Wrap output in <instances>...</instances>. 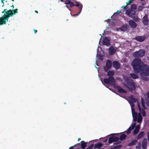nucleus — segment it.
<instances>
[{
    "label": "nucleus",
    "instance_id": "obj_1",
    "mask_svg": "<svg viewBox=\"0 0 149 149\" xmlns=\"http://www.w3.org/2000/svg\"><path fill=\"white\" fill-rule=\"evenodd\" d=\"M145 96V99L142 98H141V104H140L137 102L139 112L138 114L137 112L135 111L134 104V102H136V100L132 96H131L129 97V99L128 101L131 106L133 121L134 122L132 123L131 126L125 132L127 134H130V133L131 130L133 129L135 127L136 125L135 122L136 121L138 123H141V122L143 119L141 114H142L143 117H145L146 116L145 110L149 105V101L147 99V98L149 99V92H148L147 93Z\"/></svg>",
    "mask_w": 149,
    "mask_h": 149
},
{
    "label": "nucleus",
    "instance_id": "obj_2",
    "mask_svg": "<svg viewBox=\"0 0 149 149\" xmlns=\"http://www.w3.org/2000/svg\"><path fill=\"white\" fill-rule=\"evenodd\" d=\"M134 72L140 73L142 79L147 81L148 80L147 77L149 75V66L144 64L140 59H134L132 63Z\"/></svg>",
    "mask_w": 149,
    "mask_h": 149
},
{
    "label": "nucleus",
    "instance_id": "obj_3",
    "mask_svg": "<svg viewBox=\"0 0 149 149\" xmlns=\"http://www.w3.org/2000/svg\"><path fill=\"white\" fill-rule=\"evenodd\" d=\"M6 9H4L2 12V13H4V15L0 18V25L5 24L6 22H7L8 19L10 17L13 16L14 15L17 13V9L15 10H9L6 11Z\"/></svg>",
    "mask_w": 149,
    "mask_h": 149
},
{
    "label": "nucleus",
    "instance_id": "obj_4",
    "mask_svg": "<svg viewBox=\"0 0 149 149\" xmlns=\"http://www.w3.org/2000/svg\"><path fill=\"white\" fill-rule=\"evenodd\" d=\"M124 78L125 82L124 84V85L130 91L134 90L136 88V85L133 81L130 79V77L125 76Z\"/></svg>",
    "mask_w": 149,
    "mask_h": 149
},
{
    "label": "nucleus",
    "instance_id": "obj_5",
    "mask_svg": "<svg viewBox=\"0 0 149 149\" xmlns=\"http://www.w3.org/2000/svg\"><path fill=\"white\" fill-rule=\"evenodd\" d=\"M121 8H123V9L121 10V12H124L126 11L125 13L127 15L133 18L135 14V12L134 11L132 10L127 9V6L125 7L122 6Z\"/></svg>",
    "mask_w": 149,
    "mask_h": 149
},
{
    "label": "nucleus",
    "instance_id": "obj_6",
    "mask_svg": "<svg viewBox=\"0 0 149 149\" xmlns=\"http://www.w3.org/2000/svg\"><path fill=\"white\" fill-rule=\"evenodd\" d=\"M145 53L144 50H140L134 53L133 56L134 57H141L145 55Z\"/></svg>",
    "mask_w": 149,
    "mask_h": 149
},
{
    "label": "nucleus",
    "instance_id": "obj_7",
    "mask_svg": "<svg viewBox=\"0 0 149 149\" xmlns=\"http://www.w3.org/2000/svg\"><path fill=\"white\" fill-rule=\"evenodd\" d=\"M103 52L101 48L100 47H98L97 49V58L98 59L102 60L103 59L104 56L102 54Z\"/></svg>",
    "mask_w": 149,
    "mask_h": 149
},
{
    "label": "nucleus",
    "instance_id": "obj_8",
    "mask_svg": "<svg viewBox=\"0 0 149 149\" xmlns=\"http://www.w3.org/2000/svg\"><path fill=\"white\" fill-rule=\"evenodd\" d=\"M75 3H76L75 4V6L77 7H78L79 9V13L77 14H75L74 15H72L71 14V16H75L76 17L79 15L80 13H81L82 8H83V6L81 3H80L79 2L76 1L75 2Z\"/></svg>",
    "mask_w": 149,
    "mask_h": 149
},
{
    "label": "nucleus",
    "instance_id": "obj_9",
    "mask_svg": "<svg viewBox=\"0 0 149 149\" xmlns=\"http://www.w3.org/2000/svg\"><path fill=\"white\" fill-rule=\"evenodd\" d=\"M104 82L106 84H113L115 82V80L112 77H109L108 78H105L104 79Z\"/></svg>",
    "mask_w": 149,
    "mask_h": 149
},
{
    "label": "nucleus",
    "instance_id": "obj_10",
    "mask_svg": "<svg viewBox=\"0 0 149 149\" xmlns=\"http://www.w3.org/2000/svg\"><path fill=\"white\" fill-rule=\"evenodd\" d=\"M112 66V62L109 60H108L106 63V66L104 67V70L106 72L108 71V70L110 69Z\"/></svg>",
    "mask_w": 149,
    "mask_h": 149
},
{
    "label": "nucleus",
    "instance_id": "obj_11",
    "mask_svg": "<svg viewBox=\"0 0 149 149\" xmlns=\"http://www.w3.org/2000/svg\"><path fill=\"white\" fill-rule=\"evenodd\" d=\"M119 139V138L118 137L113 136L109 138L108 142L109 143H111L113 142L118 141Z\"/></svg>",
    "mask_w": 149,
    "mask_h": 149
},
{
    "label": "nucleus",
    "instance_id": "obj_12",
    "mask_svg": "<svg viewBox=\"0 0 149 149\" xmlns=\"http://www.w3.org/2000/svg\"><path fill=\"white\" fill-rule=\"evenodd\" d=\"M110 38L109 37H105L103 40V44L109 46V45Z\"/></svg>",
    "mask_w": 149,
    "mask_h": 149
},
{
    "label": "nucleus",
    "instance_id": "obj_13",
    "mask_svg": "<svg viewBox=\"0 0 149 149\" xmlns=\"http://www.w3.org/2000/svg\"><path fill=\"white\" fill-rule=\"evenodd\" d=\"M128 23L129 25L132 28H135L137 25V24L132 20L129 21Z\"/></svg>",
    "mask_w": 149,
    "mask_h": 149
},
{
    "label": "nucleus",
    "instance_id": "obj_14",
    "mask_svg": "<svg viewBox=\"0 0 149 149\" xmlns=\"http://www.w3.org/2000/svg\"><path fill=\"white\" fill-rule=\"evenodd\" d=\"M146 38V36H137L134 39L138 41L142 42Z\"/></svg>",
    "mask_w": 149,
    "mask_h": 149
},
{
    "label": "nucleus",
    "instance_id": "obj_15",
    "mask_svg": "<svg viewBox=\"0 0 149 149\" xmlns=\"http://www.w3.org/2000/svg\"><path fill=\"white\" fill-rule=\"evenodd\" d=\"M148 17L145 15L142 19V22L144 25L146 26L148 25Z\"/></svg>",
    "mask_w": 149,
    "mask_h": 149
},
{
    "label": "nucleus",
    "instance_id": "obj_16",
    "mask_svg": "<svg viewBox=\"0 0 149 149\" xmlns=\"http://www.w3.org/2000/svg\"><path fill=\"white\" fill-rule=\"evenodd\" d=\"M112 17H111L110 19H108L107 22L108 23H109L111 25H116V21L115 20H112Z\"/></svg>",
    "mask_w": 149,
    "mask_h": 149
},
{
    "label": "nucleus",
    "instance_id": "obj_17",
    "mask_svg": "<svg viewBox=\"0 0 149 149\" xmlns=\"http://www.w3.org/2000/svg\"><path fill=\"white\" fill-rule=\"evenodd\" d=\"M140 128V124L137 125L136 127L133 132V135H135L138 133Z\"/></svg>",
    "mask_w": 149,
    "mask_h": 149
},
{
    "label": "nucleus",
    "instance_id": "obj_18",
    "mask_svg": "<svg viewBox=\"0 0 149 149\" xmlns=\"http://www.w3.org/2000/svg\"><path fill=\"white\" fill-rule=\"evenodd\" d=\"M117 48L115 49L113 47H110L109 49V53L110 55L113 54L116 52Z\"/></svg>",
    "mask_w": 149,
    "mask_h": 149
},
{
    "label": "nucleus",
    "instance_id": "obj_19",
    "mask_svg": "<svg viewBox=\"0 0 149 149\" xmlns=\"http://www.w3.org/2000/svg\"><path fill=\"white\" fill-rule=\"evenodd\" d=\"M129 28V26L128 24H125L120 28V30L121 31H127Z\"/></svg>",
    "mask_w": 149,
    "mask_h": 149
},
{
    "label": "nucleus",
    "instance_id": "obj_20",
    "mask_svg": "<svg viewBox=\"0 0 149 149\" xmlns=\"http://www.w3.org/2000/svg\"><path fill=\"white\" fill-rule=\"evenodd\" d=\"M115 87L117 88L118 89V91L120 93H126V91L125 90L118 86H115Z\"/></svg>",
    "mask_w": 149,
    "mask_h": 149
},
{
    "label": "nucleus",
    "instance_id": "obj_21",
    "mask_svg": "<svg viewBox=\"0 0 149 149\" xmlns=\"http://www.w3.org/2000/svg\"><path fill=\"white\" fill-rule=\"evenodd\" d=\"M113 66L115 68L118 69L120 66V64L117 61H114L113 63Z\"/></svg>",
    "mask_w": 149,
    "mask_h": 149
},
{
    "label": "nucleus",
    "instance_id": "obj_22",
    "mask_svg": "<svg viewBox=\"0 0 149 149\" xmlns=\"http://www.w3.org/2000/svg\"><path fill=\"white\" fill-rule=\"evenodd\" d=\"M147 141L146 139H144L142 143V148H143L145 149L147 148Z\"/></svg>",
    "mask_w": 149,
    "mask_h": 149
},
{
    "label": "nucleus",
    "instance_id": "obj_23",
    "mask_svg": "<svg viewBox=\"0 0 149 149\" xmlns=\"http://www.w3.org/2000/svg\"><path fill=\"white\" fill-rule=\"evenodd\" d=\"M137 140H134L132 142L130 143L128 145L129 146H131L134 145L137 143Z\"/></svg>",
    "mask_w": 149,
    "mask_h": 149
},
{
    "label": "nucleus",
    "instance_id": "obj_24",
    "mask_svg": "<svg viewBox=\"0 0 149 149\" xmlns=\"http://www.w3.org/2000/svg\"><path fill=\"white\" fill-rule=\"evenodd\" d=\"M144 132H140L138 135L137 137V139H138L141 138L144 135Z\"/></svg>",
    "mask_w": 149,
    "mask_h": 149
},
{
    "label": "nucleus",
    "instance_id": "obj_25",
    "mask_svg": "<svg viewBox=\"0 0 149 149\" xmlns=\"http://www.w3.org/2000/svg\"><path fill=\"white\" fill-rule=\"evenodd\" d=\"M102 144L100 143H97L95 144L94 146V148H98L101 147L102 146Z\"/></svg>",
    "mask_w": 149,
    "mask_h": 149
},
{
    "label": "nucleus",
    "instance_id": "obj_26",
    "mask_svg": "<svg viewBox=\"0 0 149 149\" xmlns=\"http://www.w3.org/2000/svg\"><path fill=\"white\" fill-rule=\"evenodd\" d=\"M81 148L83 149L85 148L86 146V143L84 141H81Z\"/></svg>",
    "mask_w": 149,
    "mask_h": 149
},
{
    "label": "nucleus",
    "instance_id": "obj_27",
    "mask_svg": "<svg viewBox=\"0 0 149 149\" xmlns=\"http://www.w3.org/2000/svg\"><path fill=\"white\" fill-rule=\"evenodd\" d=\"M130 77L134 79H136L138 78V76L136 74L134 73L131 74Z\"/></svg>",
    "mask_w": 149,
    "mask_h": 149
},
{
    "label": "nucleus",
    "instance_id": "obj_28",
    "mask_svg": "<svg viewBox=\"0 0 149 149\" xmlns=\"http://www.w3.org/2000/svg\"><path fill=\"white\" fill-rule=\"evenodd\" d=\"M114 74V72L112 71H109L107 72V75L109 76H113Z\"/></svg>",
    "mask_w": 149,
    "mask_h": 149
},
{
    "label": "nucleus",
    "instance_id": "obj_29",
    "mask_svg": "<svg viewBox=\"0 0 149 149\" xmlns=\"http://www.w3.org/2000/svg\"><path fill=\"white\" fill-rule=\"evenodd\" d=\"M136 22H138L140 20V19L137 17H134L132 18Z\"/></svg>",
    "mask_w": 149,
    "mask_h": 149
},
{
    "label": "nucleus",
    "instance_id": "obj_30",
    "mask_svg": "<svg viewBox=\"0 0 149 149\" xmlns=\"http://www.w3.org/2000/svg\"><path fill=\"white\" fill-rule=\"evenodd\" d=\"M126 137V136L124 134H122L120 137V140H122L125 139Z\"/></svg>",
    "mask_w": 149,
    "mask_h": 149
},
{
    "label": "nucleus",
    "instance_id": "obj_31",
    "mask_svg": "<svg viewBox=\"0 0 149 149\" xmlns=\"http://www.w3.org/2000/svg\"><path fill=\"white\" fill-rule=\"evenodd\" d=\"M136 6L135 4L132 5L131 6V9L132 10H135L136 9Z\"/></svg>",
    "mask_w": 149,
    "mask_h": 149
},
{
    "label": "nucleus",
    "instance_id": "obj_32",
    "mask_svg": "<svg viewBox=\"0 0 149 149\" xmlns=\"http://www.w3.org/2000/svg\"><path fill=\"white\" fill-rule=\"evenodd\" d=\"M141 143L140 142H139L138 144V145L136 146V149H140V148H141Z\"/></svg>",
    "mask_w": 149,
    "mask_h": 149
},
{
    "label": "nucleus",
    "instance_id": "obj_33",
    "mask_svg": "<svg viewBox=\"0 0 149 149\" xmlns=\"http://www.w3.org/2000/svg\"><path fill=\"white\" fill-rule=\"evenodd\" d=\"M107 29H106L104 31V33H106V34H107V33H109V31H108V30H109L108 28H109L108 27H107Z\"/></svg>",
    "mask_w": 149,
    "mask_h": 149
},
{
    "label": "nucleus",
    "instance_id": "obj_34",
    "mask_svg": "<svg viewBox=\"0 0 149 149\" xmlns=\"http://www.w3.org/2000/svg\"><path fill=\"white\" fill-rule=\"evenodd\" d=\"M70 7H72L73 6H76L75 5H74L73 2H71L69 4Z\"/></svg>",
    "mask_w": 149,
    "mask_h": 149
},
{
    "label": "nucleus",
    "instance_id": "obj_35",
    "mask_svg": "<svg viewBox=\"0 0 149 149\" xmlns=\"http://www.w3.org/2000/svg\"><path fill=\"white\" fill-rule=\"evenodd\" d=\"M143 8V6H139L138 8V10H139L141 11L142 10Z\"/></svg>",
    "mask_w": 149,
    "mask_h": 149
},
{
    "label": "nucleus",
    "instance_id": "obj_36",
    "mask_svg": "<svg viewBox=\"0 0 149 149\" xmlns=\"http://www.w3.org/2000/svg\"><path fill=\"white\" fill-rule=\"evenodd\" d=\"M93 146L94 145L93 144H92L89 147L86 149H92Z\"/></svg>",
    "mask_w": 149,
    "mask_h": 149
},
{
    "label": "nucleus",
    "instance_id": "obj_37",
    "mask_svg": "<svg viewBox=\"0 0 149 149\" xmlns=\"http://www.w3.org/2000/svg\"><path fill=\"white\" fill-rule=\"evenodd\" d=\"M71 2L70 1L68 0H67L65 2V3L66 4H69Z\"/></svg>",
    "mask_w": 149,
    "mask_h": 149
},
{
    "label": "nucleus",
    "instance_id": "obj_38",
    "mask_svg": "<svg viewBox=\"0 0 149 149\" xmlns=\"http://www.w3.org/2000/svg\"><path fill=\"white\" fill-rule=\"evenodd\" d=\"M142 1L141 3L143 5V6H144V5H145L146 4V3L145 1Z\"/></svg>",
    "mask_w": 149,
    "mask_h": 149
},
{
    "label": "nucleus",
    "instance_id": "obj_39",
    "mask_svg": "<svg viewBox=\"0 0 149 149\" xmlns=\"http://www.w3.org/2000/svg\"><path fill=\"white\" fill-rule=\"evenodd\" d=\"M118 133H114V134H110L108 136H111V135H118Z\"/></svg>",
    "mask_w": 149,
    "mask_h": 149
},
{
    "label": "nucleus",
    "instance_id": "obj_40",
    "mask_svg": "<svg viewBox=\"0 0 149 149\" xmlns=\"http://www.w3.org/2000/svg\"><path fill=\"white\" fill-rule=\"evenodd\" d=\"M131 2V0H129L127 2V4H130Z\"/></svg>",
    "mask_w": 149,
    "mask_h": 149
},
{
    "label": "nucleus",
    "instance_id": "obj_41",
    "mask_svg": "<svg viewBox=\"0 0 149 149\" xmlns=\"http://www.w3.org/2000/svg\"><path fill=\"white\" fill-rule=\"evenodd\" d=\"M147 137L148 141H149V132H148V133Z\"/></svg>",
    "mask_w": 149,
    "mask_h": 149
},
{
    "label": "nucleus",
    "instance_id": "obj_42",
    "mask_svg": "<svg viewBox=\"0 0 149 149\" xmlns=\"http://www.w3.org/2000/svg\"><path fill=\"white\" fill-rule=\"evenodd\" d=\"M97 140H95L93 141H93V142H96L97 141Z\"/></svg>",
    "mask_w": 149,
    "mask_h": 149
},
{
    "label": "nucleus",
    "instance_id": "obj_43",
    "mask_svg": "<svg viewBox=\"0 0 149 149\" xmlns=\"http://www.w3.org/2000/svg\"><path fill=\"white\" fill-rule=\"evenodd\" d=\"M107 139H106L105 140L103 141L104 142L106 143V142H107Z\"/></svg>",
    "mask_w": 149,
    "mask_h": 149
},
{
    "label": "nucleus",
    "instance_id": "obj_44",
    "mask_svg": "<svg viewBox=\"0 0 149 149\" xmlns=\"http://www.w3.org/2000/svg\"><path fill=\"white\" fill-rule=\"evenodd\" d=\"M34 33H37V30H34Z\"/></svg>",
    "mask_w": 149,
    "mask_h": 149
},
{
    "label": "nucleus",
    "instance_id": "obj_45",
    "mask_svg": "<svg viewBox=\"0 0 149 149\" xmlns=\"http://www.w3.org/2000/svg\"><path fill=\"white\" fill-rule=\"evenodd\" d=\"M120 12L119 11V10H118V11H117V12L116 13H120ZM116 13H115V14H116Z\"/></svg>",
    "mask_w": 149,
    "mask_h": 149
},
{
    "label": "nucleus",
    "instance_id": "obj_46",
    "mask_svg": "<svg viewBox=\"0 0 149 149\" xmlns=\"http://www.w3.org/2000/svg\"><path fill=\"white\" fill-rule=\"evenodd\" d=\"M69 149H73V147H70V148Z\"/></svg>",
    "mask_w": 149,
    "mask_h": 149
},
{
    "label": "nucleus",
    "instance_id": "obj_47",
    "mask_svg": "<svg viewBox=\"0 0 149 149\" xmlns=\"http://www.w3.org/2000/svg\"><path fill=\"white\" fill-rule=\"evenodd\" d=\"M1 2L4 4L3 0H1Z\"/></svg>",
    "mask_w": 149,
    "mask_h": 149
},
{
    "label": "nucleus",
    "instance_id": "obj_48",
    "mask_svg": "<svg viewBox=\"0 0 149 149\" xmlns=\"http://www.w3.org/2000/svg\"><path fill=\"white\" fill-rule=\"evenodd\" d=\"M96 64L97 65H98V64H97V60H96Z\"/></svg>",
    "mask_w": 149,
    "mask_h": 149
},
{
    "label": "nucleus",
    "instance_id": "obj_49",
    "mask_svg": "<svg viewBox=\"0 0 149 149\" xmlns=\"http://www.w3.org/2000/svg\"><path fill=\"white\" fill-rule=\"evenodd\" d=\"M101 81L102 83L103 84V81H102V79H101Z\"/></svg>",
    "mask_w": 149,
    "mask_h": 149
},
{
    "label": "nucleus",
    "instance_id": "obj_50",
    "mask_svg": "<svg viewBox=\"0 0 149 149\" xmlns=\"http://www.w3.org/2000/svg\"><path fill=\"white\" fill-rule=\"evenodd\" d=\"M80 140H81L80 138H79V139H78V141H79Z\"/></svg>",
    "mask_w": 149,
    "mask_h": 149
},
{
    "label": "nucleus",
    "instance_id": "obj_51",
    "mask_svg": "<svg viewBox=\"0 0 149 149\" xmlns=\"http://www.w3.org/2000/svg\"><path fill=\"white\" fill-rule=\"evenodd\" d=\"M65 7H67V8H68V6H65Z\"/></svg>",
    "mask_w": 149,
    "mask_h": 149
},
{
    "label": "nucleus",
    "instance_id": "obj_52",
    "mask_svg": "<svg viewBox=\"0 0 149 149\" xmlns=\"http://www.w3.org/2000/svg\"><path fill=\"white\" fill-rule=\"evenodd\" d=\"M100 40H101V39H100ZM100 41H99V44H100Z\"/></svg>",
    "mask_w": 149,
    "mask_h": 149
},
{
    "label": "nucleus",
    "instance_id": "obj_53",
    "mask_svg": "<svg viewBox=\"0 0 149 149\" xmlns=\"http://www.w3.org/2000/svg\"><path fill=\"white\" fill-rule=\"evenodd\" d=\"M100 35L101 36L102 38V36L101 35V34H100Z\"/></svg>",
    "mask_w": 149,
    "mask_h": 149
},
{
    "label": "nucleus",
    "instance_id": "obj_54",
    "mask_svg": "<svg viewBox=\"0 0 149 149\" xmlns=\"http://www.w3.org/2000/svg\"><path fill=\"white\" fill-rule=\"evenodd\" d=\"M35 12L36 13H38V11H37L36 10L35 11Z\"/></svg>",
    "mask_w": 149,
    "mask_h": 149
},
{
    "label": "nucleus",
    "instance_id": "obj_55",
    "mask_svg": "<svg viewBox=\"0 0 149 149\" xmlns=\"http://www.w3.org/2000/svg\"><path fill=\"white\" fill-rule=\"evenodd\" d=\"M103 149V148H98V149Z\"/></svg>",
    "mask_w": 149,
    "mask_h": 149
},
{
    "label": "nucleus",
    "instance_id": "obj_56",
    "mask_svg": "<svg viewBox=\"0 0 149 149\" xmlns=\"http://www.w3.org/2000/svg\"><path fill=\"white\" fill-rule=\"evenodd\" d=\"M61 2H63V1H62V0H61Z\"/></svg>",
    "mask_w": 149,
    "mask_h": 149
},
{
    "label": "nucleus",
    "instance_id": "obj_57",
    "mask_svg": "<svg viewBox=\"0 0 149 149\" xmlns=\"http://www.w3.org/2000/svg\"><path fill=\"white\" fill-rule=\"evenodd\" d=\"M69 10L70 11H71L70 10V9H69Z\"/></svg>",
    "mask_w": 149,
    "mask_h": 149
},
{
    "label": "nucleus",
    "instance_id": "obj_58",
    "mask_svg": "<svg viewBox=\"0 0 149 149\" xmlns=\"http://www.w3.org/2000/svg\"><path fill=\"white\" fill-rule=\"evenodd\" d=\"M95 67H96V68H97L96 66H95Z\"/></svg>",
    "mask_w": 149,
    "mask_h": 149
},
{
    "label": "nucleus",
    "instance_id": "obj_59",
    "mask_svg": "<svg viewBox=\"0 0 149 149\" xmlns=\"http://www.w3.org/2000/svg\"><path fill=\"white\" fill-rule=\"evenodd\" d=\"M12 0L13 1V0Z\"/></svg>",
    "mask_w": 149,
    "mask_h": 149
}]
</instances>
